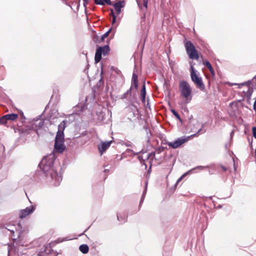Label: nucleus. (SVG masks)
I'll list each match as a JSON object with an SVG mask.
<instances>
[{"label": "nucleus", "mask_w": 256, "mask_h": 256, "mask_svg": "<svg viewBox=\"0 0 256 256\" xmlns=\"http://www.w3.org/2000/svg\"><path fill=\"white\" fill-rule=\"evenodd\" d=\"M190 137H182L178 138L174 142H168L166 144L172 148H176L189 140Z\"/></svg>", "instance_id": "nucleus-7"}, {"label": "nucleus", "mask_w": 256, "mask_h": 256, "mask_svg": "<svg viewBox=\"0 0 256 256\" xmlns=\"http://www.w3.org/2000/svg\"><path fill=\"white\" fill-rule=\"evenodd\" d=\"M198 168H202V166H198Z\"/></svg>", "instance_id": "nucleus-34"}, {"label": "nucleus", "mask_w": 256, "mask_h": 256, "mask_svg": "<svg viewBox=\"0 0 256 256\" xmlns=\"http://www.w3.org/2000/svg\"><path fill=\"white\" fill-rule=\"evenodd\" d=\"M6 118V115H4L0 118V123L1 124H4L6 123L8 120Z\"/></svg>", "instance_id": "nucleus-20"}, {"label": "nucleus", "mask_w": 256, "mask_h": 256, "mask_svg": "<svg viewBox=\"0 0 256 256\" xmlns=\"http://www.w3.org/2000/svg\"><path fill=\"white\" fill-rule=\"evenodd\" d=\"M116 16L115 14H113L112 24H114L116 22Z\"/></svg>", "instance_id": "nucleus-26"}, {"label": "nucleus", "mask_w": 256, "mask_h": 256, "mask_svg": "<svg viewBox=\"0 0 256 256\" xmlns=\"http://www.w3.org/2000/svg\"><path fill=\"white\" fill-rule=\"evenodd\" d=\"M253 108L254 110L256 112V98L254 103Z\"/></svg>", "instance_id": "nucleus-27"}, {"label": "nucleus", "mask_w": 256, "mask_h": 256, "mask_svg": "<svg viewBox=\"0 0 256 256\" xmlns=\"http://www.w3.org/2000/svg\"><path fill=\"white\" fill-rule=\"evenodd\" d=\"M148 0H136V2L140 9L142 8V6L146 9L148 8Z\"/></svg>", "instance_id": "nucleus-11"}, {"label": "nucleus", "mask_w": 256, "mask_h": 256, "mask_svg": "<svg viewBox=\"0 0 256 256\" xmlns=\"http://www.w3.org/2000/svg\"><path fill=\"white\" fill-rule=\"evenodd\" d=\"M88 0H84V2H85V1H88Z\"/></svg>", "instance_id": "nucleus-37"}, {"label": "nucleus", "mask_w": 256, "mask_h": 256, "mask_svg": "<svg viewBox=\"0 0 256 256\" xmlns=\"http://www.w3.org/2000/svg\"><path fill=\"white\" fill-rule=\"evenodd\" d=\"M179 90L180 93V96L185 99V100L188 102L192 98V89L190 84L185 80H182L179 82Z\"/></svg>", "instance_id": "nucleus-3"}, {"label": "nucleus", "mask_w": 256, "mask_h": 256, "mask_svg": "<svg viewBox=\"0 0 256 256\" xmlns=\"http://www.w3.org/2000/svg\"><path fill=\"white\" fill-rule=\"evenodd\" d=\"M6 118L7 120H16L18 118V115L17 114H8L6 115Z\"/></svg>", "instance_id": "nucleus-14"}, {"label": "nucleus", "mask_w": 256, "mask_h": 256, "mask_svg": "<svg viewBox=\"0 0 256 256\" xmlns=\"http://www.w3.org/2000/svg\"><path fill=\"white\" fill-rule=\"evenodd\" d=\"M79 249L80 251L84 254H87L89 250V248L88 245L84 244L80 245V246Z\"/></svg>", "instance_id": "nucleus-13"}, {"label": "nucleus", "mask_w": 256, "mask_h": 256, "mask_svg": "<svg viewBox=\"0 0 256 256\" xmlns=\"http://www.w3.org/2000/svg\"><path fill=\"white\" fill-rule=\"evenodd\" d=\"M132 83L136 88H138V76L134 72H133L132 76Z\"/></svg>", "instance_id": "nucleus-15"}, {"label": "nucleus", "mask_w": 256, "mask_h": 256, "mask_svg": "<svg viewBox=\"0 0 256 256\" xmlns=\"http://www.w3.org/2000/svg\"><path fill=\"white\" fill-rule=\"evenodd\" d=\"M116 13L119 14L121 12L122 8H124L125 6V2L124 1H118V2L112 4Z\"/></svg>", "instance_id": "nucleus-10"}, {"label": "nucleus", "mask_w": 256, "mask_h": 256, "mask_svg": "<svg viewBox=\"0 0 256 256\" xmlns=\"http://www.w3.org/2000/svg\"><path fill=\"white\" fill-rule=\"evenodd\" d=\"M192 170H190L189 172H186L183 174L178 180L176 182V184H178L179 182H180L187 174L188 173L190 172Z\"/></svg>", "instance_id": "nucleus-19"}, {"label": "nucleus", "mask_w": 256, "mask_h": 256, "mask_svg": "<svg viewBox=\"0 0 256 256\" xmlns=\"http://www.w3.org/2000/svg\"><path fill=\"white\" fill-rule=\"evenodd\" d=\"M222 168L224 171H226L228 170L227 168H226L224 166H222Z\"/></svg>", "instance_id": "nucleus-29"}, {"label": "nucleus", "mask_w": 256, "mask_h": 256, "mask_svg": "<svg viewBox=\"0 0 256 256\" xmlns=\"http://www.w3.org/2000/svg\"><path fill=\"white\" fill-rule=\"evenodd\" d=\"M201 130H202V129H200L198 131V133L200 132L201 131Z\"/></svg>", "instance_id": "nucleus-35"}, {"label": "nucleus", "mask_w": 256, "mask_h": 256, "mask_svg": "<svg viewBox=\"0 0 256 256\" xmlns=\"http://www.w3.org/2000/svg\"><path fill=\"white\" fill-rule=\"evenodd\" d=\"M94 2L98 5H104L106 4L110 6L112 4L110 0H94Z\"/></svg>", "instance_id": "nucleus-12"}, {"label": "nucleus", "mask_w": 256, "mask_h": 256, "mask_svg": "<svg viewBox=\"0 0 256 256\" xmlns=\"http://www.w3.org/2000/svg\"><path fill=\"white\" fill-rule=\"evenodd\" d=\"M204 64L206 66V68L209 70L210 71L213 68L211 64L208 61H206L204 62Z\"/></svg>", "instance_id": "nucleus-21"}, {"label": "nucleus", "mask_w": 256, "mask_h": 256, "mask_svg": "<svg viewBox=\"0 0 256 256\" xmlns=\"http://www.w3.org/2000/svg\"><path fill=\"white\" fill-rule=\"evenodd\" d=\"M112 142V141L102 142L100 145L98 146V150L101 154L110 147Z\"/></svg>", "instance_id": "nucleus-9"}, {"label": "nucleus", "mask_w": 256, "mask_h": 256, "mask_svg": "<svg viewBox=\"0 0 256 256\" xmlns=\"http://www.w3.org/2000/svg\"><path fill=\"white\" fill-rule=\"evenodd\" d=\"M110 50V47L108 45H106L104 46H98L95 54L94 60L96 62H98L102 58V55L103 54L104 56H106Z\"/></svg>", "instance_id": "nucleus-6"}, {"label": "nucleus", "mask_w": 256, "mask_h": 256, "mask_svg": "<svg viewBox=\"0 0 256 256\" xmlns=\"http://www.w3.org/2000/svg\"><path fill=\"white\" fill-rule=\"evenodd\" d=\"M173 114L179 120H181V118L180 117V116L174 110H171Z\"/></svg>", "instance_id": "nucleus-22"}, {"label": "nucleus", "mask_w": 256, "mask_h": 256, "mask_svg": "<svg viewBox=\"0 0 256 256\" xmlns=\"http://www.w3.org/2000/svg\"><path fill=\"white\" fill-rule=\"evenodd\" d=\"M110 14L113 18V14H115L113 10H111Z\"/></svg>", "instance_id": "nucleus-30"}, {"label": "nucleus", "mask_w": 256, "mask_h": 256, "mask_svg": "<svg viewBox=\"0 0 256 256\" xmlns=\"http://www.w3.org/2000/svg\"><path fill=\"white\" fill-rule=\"evenodd\" d=\"M117 218L118 220L122 222H124L126 220V216H124V217L120 216V215L117 216Z\"/></svg>", "instance_id": "nucleus-23"}, {"label": "nucleus", "mask_w": 256, "mask_h": 256, "mask_svg": "<svg viewBox=\"0 0 256 256\" xmlns=\"http://www.w3.org/2000/svg\"><path fill=\"white\" fill-rule=\"evenodd\" d=\"M146 95V86H145V84H144L142 86V89L141 90L142 100L143 102H145Z\"/></svg>", "instance_id": "nucleus-16"}, {"label": "nucleus", "mask_w": 256, "mask_h": 256, "mask_svg": "<svg viewBox=\"0 0 256 256\" xmlns=\"http://www.w3.org/2000/svg\"><path fill=\"white\" fill-rule=\"evenodd\" d=\"M252 80H248V82H244L243 83H242L240 84H239L238 88H240V86H249L250 84H252ZM233 85H238L237 84H232L231 86Z\"/></svg>", "instance_id": "nucleus-17"}, {"label": "nucleus", "mask_w": 256, "mask_h": 256, "mask_svg": "<svg viewBox=\"0 0 256 256\" xmlns=\"http://www.w3.org/2000/svg\"><path fill=\"white\" fill-rule=\"evenodd\" d=\"M111 30H112L111 28L108 31H107L104 34L101 36V42H103L104 40V39L108 36Z\"/></svg>", "instance_id": "nucleus-18"}, {"label": "nucleus", "mask_w": 256, "mask_h": 256, "mask_svg": "<svg viewBox=\"0 0 256 256\" xmlns=\"http://www.w3.org/2000/svg\"><path fill=\"white\" fill-rule=\"evenodd\" d=\"M186 50L190 58L198 60L199 58L198 52L190 41H187L184 44Z\"/></svg>", "instance_id": "nucleus-5"}, {"label": "nucleus", "mask_w": 256, "mask_h": 256, "mask_svg": "<svg viewBox=\"0 0 256 256\" xmlns=\"http://www.w3.org/2000/svg\"><path fill=\"white\" fill-rule=\"evenodd\" d=\"M34 210V208L31 206H30L27 207L25 209H23L20 210L19 217L20 218H26V216L32 214Z\"/></svg>", "instance_id": "nucleus-8"}, {"label": "nucleus", "mask_w": 256, "mask_h": 256, "mask_svg": "<svg viewBox=\"0 0 256 256\" xmlns=\"http://www.w3.org/2000/svg\"><path fill=\"white\" fill-rule=\"evenodd\" d=\"M146 186H147V184H146V187H145V189H144V190L143 192V194L142 195V198H141V200H140V205L142 204V202L143 200H144V194H145V192L146 190Z\"/></svg>", "instance_id": "nucleus-24"}, {"label": "nucleus", "mask_w": 256, "mask_h": 256, "mask_svg": "<svg viewBox=\"0 0 256 256\" xmlns=\"http://www.w3.org/2000/svg\"><path fill=\"white\" fill-rule=\"evenodd\" d=\"M190 77L197 88H200L201 90H204L205 86L202 82V78L200 76L199 73L194 70L192 66H190Z\"/></svg>", "instance_id": "nucleus-4"}, {"label": "nucleus", "mask_w": 256, "mask_h": 256, "mask_svg": "<svg viewBox=\"0 0 256 256\" xmlns=\"http://www.w3.org/2000/svg\"><path fill=\"white\" fill-rule=\"evenodd\" d=\"M56 157L54 152L44 157L39 166L42 171L46 174L48 180L54 186H58L62 178L60 174H58L56 168L53 166Z\"/></svg>", "instance_id": "nucleus-1"}, {"label": "nucleus", "mask_w": 256, "mask_h": 256, "mask_svg": "<svg viewBox=\"0 0 256 256\" xmlns=\"http://www.w3.org/2000/svg\"><path fill=\"white\" fill-rule=\"evenodd\" d=\"M210 73H211V74H212V76H214V74H214V69H213V68H212V70H210Z\"/></svg>", "instance_id": "nucleus-28"}, {"label": "nucleus", "mask_w": 256, "mask_h": 256, "mask_svg": "<svg viewBox=\"0 0 256 256\" xmlns=\"http://www.w3.org/2000/svg\"><path fill=\"white\" fill-rule=\"evenodd\" d=\"M252 81L255 80L256 84V75L254 77V78H252Z\"/></svg>", "instance_id": "nucleus-32"}, {"label": "nucleus", "mask_w": 256, "mask_h": 256, "mask_svg": "<svg viewBox=\"0 0 256 256\" xmlns=\"http://www.w3.org/2000/svg\"><path fill=\"white\" fill-rule=\"evenodd\" d=\"M7 229H8V230H10V232H14V229H12V228H7Z\"/></svg>", "instance_id": "nucleus-31"}, {"label": "nucleus", "mask_w": 256, "mask_h": 256, "mask_svg": "<svg viewBox=\"0 0 256 256\" xmlns=\"http://www.w3.org/2000/svg\"><path fill=\"white\" fill-rule=\"evenodd\" d=\"M198 136V134H195L191 135L190 136L191 137H193V136Z\"/></svg>", "instance_id": "nucleus-33"}, {"label": "nucleus", "mask_w": 256, "mask_h": 256, "mask_svg": "<svg viewBox=\"0 0 256 256\" xmlns=\"http://www.w3.org/2000/svg\"><path fill=\"white\" fill-rule=\"evenodd\" d=\"M252 132L254 136L256 138V127L252 128Z\"/></svg>", "instance_id": "nucleus-25"}, {"label": "nucleus", "mask_w": 256, "mask_h": 256, "mask_svg": "<svg viewBox=\"0 0 256 256\" xmlns=\"http://www.w3.org/2000/svg\"><path fill=\"white\" fill-rule=\"evenodd\" d=\"M104 172H107V170H104Z\"/></svg>", "instance_id": "nucleus-36"}, {"label": "nucleus", "mask_w": 256, "mask_h": 256, "mask_svg": "<svg viewBox=\"0 0 256 256\" xmlns=\"http://www.w3.org/2000/svg\"><path fill=\"white\" fill-rule=\"evenodd\" d=\"M65 121H62L58 126V131L55 138L54 152L62 153L65 150L64 145V130L65 128Z\"/></svg>", "instance_id": "nucleus-2"}]
</instances>
